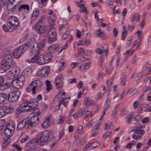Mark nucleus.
<instances>
[{
  "mask_svg": "<svg viewBox=\"0 0 151 151\" xmlns=\"http://www.w3.org/2000/svg\"><path fill=\"white\" fill-rule=\"evenodd\" d=\"M137 89L135 88L130 93L131 95L133 96V95H134V94H135L136 93H137Z\"/></svg>",
  "mask_w": 151,
  "mask_h": 151,
  "instance_id": "nucleus-64",
  "label": "nucleus"
},
{
  "mask_svg": "<svg viewBox=\"0 0 151 151\" xmlns=\"http://www.w3.org/2000/svg\"><path fill=\"white\" fill-rule=\"evenodd\" d=\"M39 122V119L37 116H33L27 121V124H28L29 127H34Z\"/></svg>",
  "mask_w": 151,
  "mask_h": 151,
  "instance_id": "nucleus-8",
  "label": "nucleus"
},
{
  "mask_svg": "<svg viewBox=\"0 0 151 151\" xmlns=\"http://www.w3.org/2000/svg\"><path fill=\"white\" fill-rule=\"evenodd\" d=\"M48 42L50 43L55 41L56 39V30L54 28H50L49 30L48 33Z\"/></svg>",
  "mask_w": 151,
  "mask_h": 151,
  "instance_id": "nucleus-4",
  "label": "nucleus"
},
{
  "mask_svg": "<svg viewBox=\"0 0 151 151\" xmlns=\"http://www.w3.org/2000/svg\"><path fill=\"white\" fill-rule=\"evenodd\" d=\"M48 49L52 52H57L59 50L58 45V44L52 45L49 47Z\"/></svg>",
  "mask_w": 151,
  "mask_h": 151,
  "instance_id": "nucleus-21",
  "label": "nucleus"
},
{
  "mask_svg": "<svg viewBox=\"0 0 151 151\" xmlns=\"http://www.w3.org/2000/svg\"><path fill=\"white\" fill-rule=\"evenodd\" d=\"M44 19H44V17L43 16H42L38 21L37 24H40V23L42 22Z\"/></svg>",
  "mask_w": 151,
  "mask_h": 151,
  "instance_id": "nucleus-62",
  "label": "nucleus"
},
{
  "mask_svg": "<svg viewBox=\"0 0 151 151\" xmlns=\"http://www.w3.org/2000/svg\"><path fill=\"white\" fill-rule=\"evenodd\" d=\"M47 29V27L44 26L38 25L37 26L36 31L39 34L44 33Z\"/></svg>",
  "mask_w": 151,
  "mask_h": 151,
  "instance_id": "nucleus-20",
  "label": "nucleus"
},
{
  "mask_svg": "<svg viewBox=\"0 0 151 151\" xmlns=\"http://www.w3.org/2000/svg\"><path fill=\"white\" fill-rule=\"evenodd\" d=\"M62 77L63 75L62 74H60L55 78V84L56 86L58 88H61L60 84L62 82Z\"/></svg>",
  "mask_w": 151,
  "mask_h": 151,
  "instance_id": "nucleus-15",
  "label": "nucleus"
},
{
  "mask_svg": "<svg viewBox=\"0 0 151 151\" xmlns=\"http://www.w3.org/2000/svg\"><path fill=\"white\" fill-rule=\"evenodd\" d=\"M32 102H29L27 100L23 101V102L21 104L20 106H21V108H22L23 109L24 108L28 107V104H31Z\"/></svg>",
  "mask_w": 151,
  "mask_h": 151,
  "instance_id": "nucleus-31",
  "label": "nucleus"
},
{
  "mask_svg": "<svg viewBox=\"0 0 151 151\" xmlns=\"http://www.w3.org/2000/svg\"><path fill=\"white\" fill-rule=\"evenodd\" d=\"M50 68L48 66L45 67L37 72V74L40 76L42 77L47 76L49 73Z\"/></svg>",
  "mask_w": 151,
  "mask_h": 151,
  "instance_id": "nucleus-9",
  "label": "nucleus"
},
{
  "mask_svg": "<svg viewBox=\"0 0 151 151\" xmlns=\"http://www.w3.org/2000/svg\"><path fill=\"white\" fill-rule=\"evenodd\" d=\"M58 99L59 100L58 101V102L59 103L58 107L59 108H60L61 106L62 102H63L64 101L62 99V98L61 97L59 98Z\"/></svg>",
  "mask_w": 151,
  "mask_h": 151,
  "instance_id": "nucleus-45",
  "label": "nucleus"
},
{
  "mask_svg": "<svg viewBox=\"0 0 151 151\" xmlns=\"http://www.w3.org/2000/svg\"><path fill=\"white\" fill-rule=\"evenodd\" d=\"M40 14V10L38 8L34 10L32 12V17H31V22H32V21H34L37 18Z\"/></svg>",
  "mask_w": 151,
  "mask_h": 151,
  "instance_id": "nucleus-16",
  "label": "nucleus"
},
{
  "mask_svg": "<svg viewBox=\"0 0 151 151\" xmlns=\"http://www.w3.org/2000/svg\"><path fill=\"white\" fill-rule=\"evenodd\" d=\"M134 117V116L133 115H130L129 116H128L127 122L128 123H130L131 122V120L133 119Z\"/></svg>",
  "mask_w": 151,
  "mask_h": 151,
  "instance_id": "nucleus-39",
  "label": "nucleus"
},
{
  "mask_svg": "<svg viewBox=\"0 0 151 151\" xmlns=\"http://www.w3.org/2000/svg\"><path fill=\"white\" fill-rule=\"evenodd\" d=\"M90 65V64L89 63H86L83 66H81L80 67V68L82 70L84 69H88L89 68Z\"/></svg>",
  "mask_w": 151,
  "mask_h": 151,
  "instance_id": "nucleus-36",
  "label": "nucleus"
},
{
  "mask_svg": "<svg viewBox=\"0 0 151 151\" xmlns=\"http://www.w3.org/2000/svg\"><path fill=\"white\" fill-rule=\"evenodd\" d=\"M68 32H66L63 35V40H65L66 39L67 37L69 35Z\"/></svg>",
  "mask_w": 151,
  "mask_h": 151,
  "instance_id": "nucleus-59",
  "label": "nucleus"
},
{
  "mask_svg": "<svg viewBox=\"0 0 151 151\" xmlns=\"http://www.w3.org/2000/svg\"><path fill=\"white\" fill-rule=\"evenodd\" d=\"M111 132H107L103 136L104 138H106L107 137H109L111 134Z\"/></svg>",
  "mask_w": 151,
  "mask_h": 151,
  "instance_id": "nucleus-47",
  "label": "nucleus"
},
{
  "mask_svg": "<svg viewBox=\"0 0 151 151\" xmlns=\"http://www.w3.org/2000/svg\"><path fill=\"white\" fill-rule=\"evenodd\" d=\"M31 104H28V107H29L28 109H26V111H32V110L35 108V102H31Z\"/></svg>",
  "mask_w": 151,
  "mask_h": 151,
  "instance_id": "nucleus-29",
  "label": "nucleus"
},
{
  "mask_svg": "<svg viewBox=\"0 0 151 151\" xmlns=\"http://www.w3.org/2000/svg\"><path fill=\"white\" fill-rule=\"evenodd\" d=\"M118 30L116 28H114L113 30L114 35L115 37H116L117 35Z\"/></svg>",
  "mask_w": 151,
  "mask_h": 151,
  "instance_id": "nucleus-50",
  "label": "nucleus"
},
{
  "mask_svg": "<svg viewBox=\"0 0 151 151\" xmlns=\"http://www.w3.org/2000/svg\"><path fill=\"white\" fill-rule=\"evenodd\" d=\"M40 138L39 140L40 145H43L45 143L48 141H54V136L51 133L49 130H45L40 133Z\"/></svg>",
  "mask_w": 151,
  "mask_h": 151,
  "instance_id": "nucleus-2",
  "label": "nucleus"
},
{
  "mask_svg": "<svg viewBox=\"0 0 151 151\" xmlns=\"http://www.w3.org/2000/svg\"><path fill=\"white\" fill-rule=\"evenodd\" d=\"M12 0L11 1V0H10L9 2L8 3L7 8L8 10H11L16 6V4H14L13 2H12Z\"/></svg>",
  "mask_w": 151,
  "mask_h": 151,
  "instance_id": "nucleus-28",
  "label": "nucleus"
},
{
  "mask_svg": "<svg viewBox=\"0 0 151 151\" xmlns=\"http://www.w3.org/2000/svg\"><path fill=\"white\" fill-rule=\"evenodd\" d=\"M32 113L35 114L34 116H38L40 115L41 114L40 110L39 108L35 106L34 109L32 110Z\"/></svg>",
  "mask_w": 151,
  "mask_h": 151,
  "instance_id": "nucleus-26",
  "label": "nucleus"
},
{
  "mask_svg": "<svg viewBox=\"0 0 151 151\" xmlns=\"http://www.w3.org/2000/svg\"><path fill=\"white\" fill-rule=\"evenodd\" d=\"M43 47L41 49L39 50H37L36 53L37 51V53L31 59V60H27V61L28 62H30L31 63H38V58L39 55H40L39 53V51L42 50V48H43Z\"/></svg>",
  "mask_w": 151,
  "mask_h": 151,
  "instance_id": "nucleus-18",
  "label": "nucleus"
},
{
  "mask_svg": "<svg viewBox=\"0 0 151 151\" xmlns=\"http://www.w3.org/2000/svg\"><path fill=\"white\" fill-rule=\"evenodd\" d=\"M80 142V139L78 138H76L75 140L73 142V143L75 144H77L79 143Z\"/></svg>",
  "mask_w": 151,
  "mask_h": 151,
  "instance_id": "nucleus-61",
  "label": "nucleus"
},
{
  "mask_svg": "<svg viewBox=\"0 0 151 151\" xmlns=\"http://www.w3.org/2000/svg\"><path fill=\"white\" fill-rule=\"evenodd\" d=\"M91 146V144H89V143L86 145L85 147L84 148V150L83 151H86V150L87 149L89 148Z\"/></svg>",
  "mask_w": 151,
  "mask_h": 151,
  "instance_id": "nucleus-56",
  "label": "nucleus"
},
{
  "mask_svg": "<svg viewBox=\"0 0 151 151\" xmlns=\"http://www.w3.org/2000/svg\"><path fill=\"white\" fill-rule=\"evenodd\" d=\"M29 6L27 4L21 5L18 8V10L19 11H24L27 13L29 12Z\"/></svg>",
  "mask_w": 151,
  "mask_h": 151,
  "instance_id": "nucleus-19",
  "label": "nucleus"
},
{
  "mask_svg": "<svg viewBox=\"0 0 151 151\" xmlns=\"http://www.w3.org/2000/svg\"><path fill=\"white\" fill-rule=\"evenodd\" d=\"M26 111V110L25 109H23L22 108H21V106H19V107L17 109V114H19L22 112Z\"/></svg>",
  "mask_w": 151,
  "mask_h": 151,
  "instance_id": "nucleus-35",
  "label": "nucleus"
},
{
  "mask_svg": "<svg viewBox=\"0 0 151 151\" xmlns=\"http://www.w3.org/2000/svg\"><path fill=\"white\" fill-rule=\"evenodd\" d=\"M97 35L98 36H101V34H103V32H102L100 29H99L97 31Z\"/></svg>",
  "mask_w": 151,
  "mask_h": 151,
  "instance_id": "nucleus-60",
  "label": "nucleus"
},
{
  "mask_svg": "<svg viewBox=\"0 0 151 151\" xmlns=\"http://www.w3.org/2000/svg\"><path fill=\"white\" fill-rule=\"evenodd\" d=\"M12 86L11 83L7 82L6 83H2L0 86V90L3 91L7 88H9Z\"/></svg>",
  "mask_w": 151,
  "mask_h": 151,
  "instance_id": "nucleus-23",
  "label": "nucleus"
},
{
  "mask_svg": "<svg viewBox=\"0 0 151 151\" xmlns=\"http://www.w3.org/2000/svg\"><path fill=\"white\" fill-rule=\"evenodd\" d=\"M113 78H112L111 80H108L106 82V84L109 86L111 85L113 83Z\"/></svg>",
  "mask_w": 151,
  "mask_h": 151,
  "instance_id": "nucleus-43",
  "label": "nucleus"
},
{
  "mask_svg": "<svg viewBox=\"0 0 151 151\" xmlns=\"http://www.w3.org/2000/svg\"><path fill=\"white\" fill-rule=\"evenodd\" d=\"M46 83L47 86L46 90L47 91H49L52 88V85L51 84L50 82L48 80H46Z\"/></svg>",
  "mask_w": 151,
  "mask_h": 151,
  "instance_id": "nucleus-32",
  "label": "nucleus"
},
{
  "mask_svg": "<svg viewBox=\"0 0 151 151\" xmlns=\"http://www.w3.org/2000/svg\"><path fill=\"white\" fill-rule=\"evenodd\" d=\"M108 51L107 49L105 50H101L100 48H98L96 49V52L100 55H102L103 53L106 52L107 53Z\"/></svg>",
  "mask_w": 151,
  "mask_h": 151,
  "instance_id": "nucleus-33",
  "label": "nucleus"
},
{
  "mask_svg": "<svg viewBox=\"0 0 151 151\" xmlns=\"http://www.w3.org/2000/svg\"><path fill=\"white\" fill-rule=\"evenodd\" d=\"M20 94V92L18 91L10 93L8 96V101L11 102L16 101L19 99Z\"/></svg>",
  "mask_w": 151,
  "mask_h": 151,
  "instance_id": "nucleus-6",
  "label": "nucleus"
},
{
  "mask_svg": "<svg viewBox=\"0 0 151 151\" xmlns=\"http://www.w3.org/2000/svg\"><path fill=\"white\" fill-rule=\"evenodd\" d=\"M78 65V63H73L71 64V67L73 68H74Z\"/></svg>",
  "mask_w": 151,
  "mask_h": 151,
  "instance_id": "nucleus-57",
  "label": "nucleus"
},
{
  "mask_svg": "<svg viewBox=\"0 0 151 151\" xmlns=\"http://www.w3.org/2000/svg\"><path fill=\"white\" fill-rule=\"evenodd\" d=\"M4 60L9 61H14L13 59L11 53V51L10 49H6L4 51Z\"/></svg>",
  "mask_w": 151,
  "mask_h": 151,
  "instance_id": "nucleus-11",
  "label": "nucleus"
},
{
  "mask_svg": "<svg viewBox=\"0 0 151 151\" xmlns=\"http://www.w3.org/2000/svg\"><path fill=\"white\" fill-rule=\"evenodd\" d=\"M40 144L39 139L37 138L31 139L27 143L26 146L27 149L30 151H33L37 147V144Z\"/></svg>",
  "mask_w": 151,
  "mask_h": 151,
  "instance_id": "nucleus-5",
  "label": "nucleus"
},
{
  "mask_svg": "<svg viewBox=\"0 0 151 151\" xmlns=\"http://www.w3.org/2000/svg\"><path fill=\"white\" fill-rule=\"evenodd\" d=\"M64 119V118L63 117L61 116H60L59 120L58 122V123L59 124H60L63 123L64 121L63 120Z\"/></svg>",
  "mask_w": 151,
  "mask_h": 151,
  "instance_id": "nucleus-42",
  "label": "nucleus"
},
{
  "mask_svg": "<svg viewBox=\"0 0 151 151\" xmlns=\"http://www.w3.org/2000/svg\"><path fill=\"white\" fill-rule=\"evenodd\" d=\"M33 85L31 83L28 86L27 88H26V90L27 92H29L31 90L32 91V88Z\"/></svg>",
  "mask_w": 151,
  "mask_h": 151,
  "instance_id": "nucleus-40",
  "label": "nucleus"
},
{
  "mask_svg": "<svg viewBox=\"0 0 151 151\" xmlns=\"http://www.w3.org/2000/svg\"><path fill=\"white\" fill-rule=\"evenodd\" d=\"M10 140L11 139L9 138H7V139L5 140L2 145V148L3 149H6L9 145L10 142Z\"/></svg>",
  "mask_w": 151,
  "mask_h": 151,
  "instance_id": "nucleus-30",
  "label": "nucleus"
},
{
  "mask_svg": "<svg viewBox=\"0 0 151 151\" xmlns=\"http://www.w3.org/2000/svg\"><path fill=\"white\" fill-rule=\"evenodd\" d=\"M9 21L8 22L13 27L16 29L19 25V22L17 18L14 16H12L9 18Z\"/></svg>",
  "mask_w": 151,
  "mask_h": 151,
  "instance_id": "nucleus-10",
  "label": "nucleus"
},
{
  "mask_svg": "<svg viewBox=\"0 0 151 151\" xmlns=\"http://www.w3.org/2000/svg\"><path fill=\"white\" fill-rule=\"evenodd\" d=\"M15 128L12 125L10 124H8L5 129L4 133L7 137L11 136L14 132Z\"/></svg>",
  "mask_w": 151,
  "mask_h": 151,
  "instance_id": "nucleus-7",
  "label": "nucleus"
},
{
  "mask_svg": "<svg viewBox=\"0 0 151 151\" xmlns=\"http://www.w3.org/2000/svg\"><path fill=\"white\" fill-rule=\"evenodd\" d=\"M150 120V119L148 118H145L142 120V122L145 123L148 122Z\"/></svg>",
  "mask_w": 151,
  "mask_h": 151,
  "instance_id": "nucleus-54",
  "label": "nucleus"
},
{
  "mask_svg": "<svg viewBox=\"0 0 151 151\" xmlns=\"http://www.w3.org/2000/svg\"><path fill=\"white\" fill-rule=\"evenodd\" d=\"M29 137L28 136H26L25 138L22 139L20 141L21 143H23L28 139Z\"/></svg>",
  "mask_w": 151,
  "mask_h": 151,
  "instance_id": "nucleus-41",
  "label": "nucleus"
},
{
  "mask_svg": "<svg viewBox=\"0 0 151 151\" xmlns=\"http://www.w3.org/2000/svg\"><path fill=\"white\" fill-rule=\"evenodd\" d=\"M45 43V40L38 42L37 41L29 39L24 45L20 46L18 48L14 51L13 52V55L15 58H18L27 49L31 50L29 52V55L32 56L34 55L37 50L44 47Z\"/></svg>",
  "mask_w": 151,
  "mask_h": 151,
  "instance_id": "nucleus-1",
  "label": "nucleus"
},
{
  "mask_svg": "<svg viewBox=\"0 0 151 151\" xmlns=\"http://www.w3.org/2000/svg\"><path fill=\"white\" fill-rule=\"evenodd\" d=\"M31 83L33 85L32 88V91L33 94L35 93L36 88L37 87L39 88L42 85V82L39 80H35Z\"/></svg>",
  "mask_w": 151,
  "mask_h": 151,
  "instance_id": "nucleus-12",
  "label": "nucleus"
},
{
  "mask_svg": "<svg viewBox=\"0 0 151 151\" xmlns=\"http://www.w3.org/2000/svg\"><path fill=\"white\" fill-rule=\"evenodd\" d=\"M139 135H141L142 136V135L145 133V131L144 130H143L142 129H139Z\"/></svg>",
  "mask_w": 151,
  "mask_h": 151,
  "instance_id": "nucleus-63",
  "label": "nucleus"
},
{
  "mask_svg": "<svg viewBox=\"0 0 151 151\" xmlns=\"http://www.w3.org/2000/svg\"><path fill=\"white\" fill-rule=\"evenodd\" d=\"M85 41L82 40L80 41L78 44V46H80L83 45L85 44Z\"/></svg>",
  "mask_w": 151,
  "mask_h": 151,
  "instance_id": "nucleus-53",
  "label": "nucleus"
},
{
  "mask_svg": "<svg viewBox=\"0 0 151 151\" xmlns=\"http://www.w3.org/2000/svg\"><path fill=\"white\" fill-rule=\"evenodd\" d=\"M142 137V135H141L138 134L136 135L134 134L133 135L132 138L135 140H137L138 139H140Z\"/></svg>",
  "mask_w": 151,
  "mask_h": 151,
  "instance_id": "nucleus-38",
  "label": "nucleus"
},
{
  "mask_svg": "<svg viewBox=\"0 0 151 151\" xmlns=\"http://www.w3.org/2000/svg\"><path fill=\"white\" fill-rule=\"evenodd\" d=\"M16 78L19 81L22 82V83L25 80V77L24 75H19L17 77V78Z\"/></svg>",
  "mask_w": 151,
  "mask_h": 151,
  "instance_id": "nucleus-34",
  "label": "nucleus"
},
{
  "mask_svg": "<svg viewBox=\"0 0 151 151\" xmlns=\"http://www.w3.org/2000/svg\"><path fill=\"white\" fill-rule=\"evenodd\" d=\"M84 112L85 111L83 109H80L78 112L79 115L81 116H82Z\"/></svg>",
  "mask_w": 151,
  "mask_h": 151,
  "instance_id": "nucleus-48",
  "label": "nucleus"
},
{
  "mask_svg": "<svg viewBox=\"0 0 151 151\" xmlns=\"http://www.w3.org/2000/svg\"><path fill=\"white\" fill-rule=\"evenodd\" d=\"M121 113L120 114L121 116H123L126 114L125 110L124 109H122L121 111Z\"/></svg>",
  "mask_w": 151,
  "mask_h": 151,
  "instance_id": "nucleus-51",
  "label": "nucleus"
},
{
  "mask_svg": "<svg viewBox=\"0 0 151 151\" xmlns=\"http://www.w3.org/2000/svg\"><path fill=\"white\" fill-rule=\"evenodd\" d=\"M3 28L5 32H11L15 29L8 22L3 25Z\"/></svg>",
  "mask_w": 151,
  "mask_h": 151,
  "instance_id": "nucleus-14",
  "label": "nucleus"
},
{
  "mask_svg": "<svg viewBox=\"0 0 151 151\" xmlns=\"http://www.w3.org/2000/svg\"><path fill=\"white\" fill-rule=\"evenodd\" d=\"M16 64L14 61L4 60L1 62L0 65V73H3L8 71L12 66Z\"/></svg>",
  "mask_w": 151,
  "mask_h": 151,
  "instance_id": "nucleus-3",
  "label": "nucleus"
},
{
  "mask_svg": "<svg viewBox=\"0 0 151 151\" xmlns=\"http://www.w3.org/2000/svg\"><path fill=\"white\" fill-rule=\"evenodd\" d=\"M47 63L50 61L52 58V55L50 52L47 53L45 55H43Z\"/></svg>",
  "mask_w": 151,
  "mask_h": 151,
  "instance_id": "nucleus-24",
  "label": "nucleus"
},
{
  "mask_svg": "<svg viewBox=\"0 0 151 151\" xmlns=\"http://www.w3.org/2000/svg\"><path fill=\"white\" fill-rule=\"evenodd\" d=\"M38 63L40 65H43L44 64L47 63L43 55H39Z\"/></svg>",
  "mask_w": 151,
  "mask_h": 151,
  "instance_id": "nucleus-22",
  "label": "nucleus"
},
{
  "mask_svg": "<svg viewBox=\"0 0 151 151\" xmlns=\"http://www.w3.org/2000/svg\"><path fill=\"white\" fill-rule=\"evenodd\" d=\"M15 148L18 151H21L22 150V147H20L19 145H14Z\"/></svg>",
  "mask_w": 151,
  "mask_h": 151,
  "instance_id": "nucleus-58",
  "label": "nucleus"
},
{
  "mask_svg": "<svg viewBox=\"0 0 151 151\" xmlns=\"http://www.w3.org/2000/svg\"><path fill=\"white\" fill-rule=\"evenodd\" d=\"M24 127L25 128H28L29 126L27 124V121H24L23 120L18 123L17 126V128L19 130H22Z\"/></svg>",
  "mask_w": 151,
  "mask_h": 151,
  "instance_id": "nucleus-17",
  "label": "nucleus"
},
{
  "mask_svg": "<svg viewBox=\"0 0 151 151\" xmlns=\"http://www.w3.org/2000/svg\"><path fill=\"white\" fill-rule=\"evenodd\" d=\"M11 83H12V85L17 89L21 88L23 85L22 82L19 81L17 78L12 80Z\"/></svg>",
  "mask_w": 151,
  "mask_h": 151,
  "instance_id": "nucleus-13",
  "label": "nucleus"
},
{
  "mask_svg": "<svg viewBox=\"0 0 151 151\" xmlns=\"http://www.w3.org/2000/svg\"><path fill=\"white\" fill-rule=\"evenodd\" d=\"M150 68V65L148 63H146L144 66V70H146L147 69Z\"/></svg>",
  "mask_w": 151,
  "mask_h": 151,
  "instance_id": "nucleus-49",
  "label": "nucleus"
},
{
  "mask_svg": "<svg viewBox=\"0 0 151 151\" xmlns=\"http://www.w3.org/2000/svg\"><path fill=\"white\" fill-rule=\"evenodd\" d=\"M83 127L81 125H79L78 127L77 131V133L79 134H81L83 132Z\"/></svg>",
  "mask_w": 151,
  "mask_h": 151,
  "instance_id": "nucleus-37",
  "label": "nucleus"
},
{
  "mask_svg": "<svg viewBox=\"0 0 151 151\" xmlns=\"http://www.w3.org/2000/svg\"><path fill=\"white\" fill-rule=\"evenodd\" d=\"M92 147L94 148H96L99 146V144L97 142H94L92 143Z\"/></svg>",
  "mask_w": 151,
  "mask_h": 151,
  "instance_id": "nucleus-52",
  "label": "nucleus"
},
{
  "mask_svg": "<svg viewBox=\"0 0 151 151\" xmlns=\"http://www.w3.org/2000/svg\"><path fill=\"white\" fill-rule=\"evenodd\" d=\"M124 93V91L122 93H121L120 96H118L117 99L119 100H121L122 99L123 97Z\"/></svg>",
  "mask_w": 151,
  "mask_h": 151,
  "instance_id": "nucleus-44",
  "label": "nucleus"
},
{
  "mask_svg": "<svg viewBox=\"0 0 151 151\" xmlns=\"http://www.w3.org/2000/svg\"><path fill=\"white\" fill-rule=\"evenodd\" d=\"M93 122V120L90 121L87 124V125L88 126L89 128H91L93 125L92 123Z\"/></svg>",
  "mask_w": 151,
  "mask_h": 151,
  "instance_id": "nucleus-55",
  "label": "nucleus"
},
{
  "mask_svg": "<svg viewBox=\"0 0 151 151\" xmlns=\"http://www.w3.org/2000/svg\"><path fill=\"white\" fill-rule=\"evenodd\" d=\"M50 119V117H47L45 120L43 122L42 124V127L43 128H46L49 126Z\"/></svg>",
  "mask_w": 151,
  "mask_h": 151,
  "instance_id": "nucleus-25",
  "label": "nucleus"
},
{
  "mask_svg": "<svg viewBox=\"0 0 151 151\" xmlns=\"http://www.w3.org/2000/svg\"><path fill=\"white\" fill-rule=\"evenodd\" d=\"M8 96L5 93H0V103L5 101L7 99Z\"/></svg>",
  "mask_w": 151,
  "mask_h": 151,
  "instance_id": "nucleus-27",
  "label": "nucleus"
},
{
  "mask_svg": "<svg viewBox=\"0 0 151 151\" xmlns=\"http://www.w3.org/2000/svg\"><path fill=\"white\" fill-rule=\"evenodd\" d=\"M83 84V82L82 81H81L77 85V86L79 88H82V87Z\"/></svg>",
  "mask_w": 151,
  "mask_h": 151,
  "instance_id": "nucleus-46",
  "label": "nucleus"
}]
</instances>
